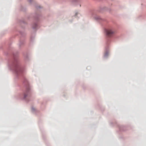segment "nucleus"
Returning a JSON list of instances; mask_svg holds the SVG:
<instances>
[{
  "mask_svg": "<svg viewBox=\"0 0 146 146\" xmlns=\"http://www.w3.org/2000/svg\"><path fill=\"white\" fill-rule=\"evenodd\" d=\"M106 33L108 36H110L114 34L115 31L111 29H108L106 30Z\"/></svg>",
  "mask_w": 146,
  "mask_h": 146,
  "instance_id": "obj_1",
  "label": "nucleus"
},
{
  "mask_svg": "<svg viewBox=\"0 0 146 146\" xmlns=\"http://www.w3.org/2000/svg\"><path fill=\"white\" fill-rule=\"evenodd\" d=\"M29 90L30 88L29 87H28L27 88L26 90L24 93V98H25L27 97L30 94V92Z\"/></svg>",
  "mask_w": 146,
  "mask_h": 146,
  "instance_id": "obj_2",
  "label": "nucleus"
},
{
  "mask_svg": "<svg viewBox=\"0 0 146 146\" xmlns=\"http://www.w3.org/2000/svg\"><path fill=\"white\" fill-rule=\"evenodd\" d=\"M15 70V72L17 73H18L19 71H21L20 68L18 66H16Z\"/></svg>",
  "mask_w": 146,
  "mask_h": 146,
  "instance_id": "obj_3",
  "label": "nucleus"
},
{
  "mask_svg": "<svg viewBox=\"0 0 146 146\" xmlns=\"http://www.w3.org/2000/svg\"><path fill=\"white\" fill-rule=\"evenodd\" d=\"M107 55H107V53H106V54H105V56H107Z\"/></svg>",
  "mask_w": 146,
  "mask_h": 146,
  "instance_id": "obj_4",
  "label": "nucleus"
}]
</instances>
